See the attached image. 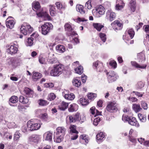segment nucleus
I'll use <instances>...</instances> for the list:
<instances>
[{
  "label": "nucleus",
  "mask_w": 149,
  "mask_h": 149,
  "mask_svg": "<svg viewBox=\"0 0 149 149\" xmlns=\"http://www.w3.org/2000/svg\"><path fill=\"white\" fill-rule=\"evenodd\" d=\"M38 102L40 105L44 106L48 104L47 102L45 100L40 99L38 100Z\"/></svg>",
  "instance_id": "obj_49"
},
{
  "label": "nucleus",
  "mask_w": 149,
  "mask_h": 149,
  "mask_svg": "<svg viewBox=\"0 0 149 149\" xmlns=\"http://www.w3.org/2000/svg\"><path fill=\"white\" fill-rule=\"evenodd\" d=\"M55 4L57 8L59 10H65L66 7V5H63L60 2H56Z\"/></svg>",
  "instance_id": "obj_29"
},
{
  "label": "nucleus",
  "mask_w": 149,
  "mask_h": 149,
  "mask_svg": "<svg viewBox=\"0 0 149 149\" xmlns=\"http://www.w3.org/2000/svg\"><path fill=\"white\" fill-rule=\"evenodd\" d=\"M76 73L79 74H81L83 72V68L81 65L75 68L74 69Z\"/></svg>",
  "instance_id": "obj_42"
},
{
  "label": "nucleus",
  "mask_w": 149,
  "mask_h": 149,
  "mask_svg": "<svg viewBox=\"0 0 149 149\" xmlns=\"http://www.w3.org/2000/svg\"><path fill=\"white\" fill-rule=\"evenodd\" d=\"M8 127L9 128H15L17 127V125L14 122L9 123L8 124Z\"/></svg>",
  "instance_id": "obj_53"
},
{
  "label": "nucleus",
  "mask_w": 149,
  "mask_h": 149,
  "mask_svg": "<svg viewBox=\"0 0 149 149\" xmlns=\"http://www.w3.org/2000/svg\"><path fill=\"white\" fill-rule=\"evenodd\" d=\"M129 140L134 144L135 145L137 142L136 139L132 136H130L129 138Z\"/></svg>",
  "instance_id": "obj_60"
},
{
  "label": "nucleus",
  "mask_w": 149,
  "mask_h": 149,
  "mask_svg": "<svg viewBox=\"0 0 149 149\" xmlns=\"http://www.w3.org/2000/svg\"><path fill=\"white\" fill-rule=\"evenodd\" d=\"M56 134L57 135H64L65 134L66 129L63 127H58L56 128Z\"/></svg>",
  "instance_id": "obj_14"
},
{
  "label": "nucleus",
  "mask_w": 149,
  "mask_h": 149,
  "mask_svg": "<svg viewBox=\"0 0 149 149\" xmlns=\"http://www.w3.org/2000/svg\"><path fill=\"white\" fill-rule=\"evenodd\" d=\"M93 25L94 27L98 31H100L101 29L104 26V25L100 23H94Z\"/></svg>",
  "instance_id": "obj_34"
},
{
  "label": "nucleus",
  "mask_w": 149,
  "mask_h": 149,
  "mask_svg": "<svg viewBox=\"0 0 149 149\" xmlns=\"http://www.w3.org/2000/svg\"><path fill=\"white\" fill-rule=\"evenodd\" d=\"M141 107L144 109L146 110L148 108V105L144 101H142L141 102Z\"/></svg>",
  "instance_id": "obj_56"
},
{
  "label": "nucleus",
  "mask_w": 149,
  "mask_h": 149,
  "mask_svg": "<svg viewBox=\"0 0 149 149\" xmlns=\"http://www.w3.org/2000/svg\"><path fill=\"white\" fill-rule=\"evenodd\" d=\"M37 15L38 17H44L45 20H49L51 17L46 12H39L37 13Z\"/></svg>",
  "instance_id": "obj_16"
},
{
  "label": "nucleus",
  "mask_w": 149,
  "mask_h": 149,
  "mask_svg": "<svg viewBox=\"0 0 149 149\" xmlns=\"http://www.w3.org/2000/svg\"><path fill=\"white\" fill-rule=\"evenodd\" d=\"M27 23H24L22 25L21 27L20 28V32L26 35H27V31L26 29Z\"/></svg>",
  "instance_id": "obj_27"
},
{
  "label": "nucleus",
  "mask_w": 149,
  "mask_h": 149,
  "mask_svg": "<svg viewBox=\"0 0 149 149\" xmlns=\"http://www.w3.org/2000/svg\"><path fill=\"white\" fill-rule=\"evenodd\" d=\"M130 119V117L128 116L123 115L122 118V120L124 122L128 121L129 122Z\"/></svg>",
  "instance_id": "obj_58"
},
{
  "label": "nucleus",
  "mask_w": 149,
  "mask_h": 149,
  "mask_svg": "<svg viewBox=\"0 0 149 149\" xmlns=\"http://www.w3.org/2000/svg\"><path fill=\"white\" fill-rule=\"evenodd\" d=\"M107 74L108 75L107 78L109 83H112L116 81L118 78V76L113 71H109Z\"/></svg>",
  "instance_id": "obj_7"
},
{
  "label": "nucleus",
  "mask_w": 149,
  "mask_h": 149,
  "mask_svg": "<svg viewBox=\"0 0 149 149\" xmlns=\"http://www.w3.org/2000/svg\"><path fill=\"white\" fill-rule=\"evenodd\" d=\"M56 49L57 52L60 53L63 52L65 49V47L61 45H57L56 47Z\"/></svg>",
  "instance_id": "obj_28"
},
{
  "label": "nucleus",
  "mask_w": 149,
  "mask_h": 149,
  "mask_svg": "<svg viewBox=\"0 0 149 149\" xmlns=\"http://www.w3.org/2000/svg\"><path fill=\"white\" fill-rule=\"evenodd\" d=\"M100 121V118L99 117H97L94 120L93 124L95 125H97L99 122Z\"/></svg>",
  "instance_id": "obj_62"
},
{
  "label": "nucleus",
  "mask_w": 149,
  "mask_h": 149,
  "mask_svg": "<svg viewBox=\"0 0 149 149\" xmlns=\"http://www.w3.org/2000/svg\"><path fill=\"white\" fill-rule=\"evenodd\" d=\"M69 129L70 133H75L76 134L78 133V132L76 130V127L75 125H71L69 127Z\"/></svg>",
  "instance_id": "obj_32"
},
{
  "label": "nucleus",
  "mask_w": 149,
  "mask_h": 149,
  "mask_svg": "<svg viewBox=\"0 0 149 149\" xmlns=\"http://www.w3.org/2000/svg\"><path fill=\"white\" fill-rule=\"evenodd\" d=\"M18 100V97L15 96H12L10 99V102L13 103H15L17 102Z\"/></svg>",
  "instance_id": "obj_45"
},
{
  "label": "nucleus",
  "mask_w": 149,
  "mask_h": 149,
  "mask_svg": "<svg viewBox=\"0 0 149 149\" xmlns=\"http://www.w3.org/2000/svg\"><path fill=\"white\" fill-rule=\"evenodd\" d=\"M42 77V75L41 73L34 71L33 72V75L32 77L33 81H37Z\"/></svg>",
  "instance_id": "obj_17"
},
{
  "label": "nucleus",
  "mask_w": 149,
  "mask_h": 149,
  "mask_svg": "<svg viewBox=\"0 0 149 149\" xmlns=\"http://www.w3.org/2000/svg\"><path fill=\"white\" fill-rule=\"evenodd\" d=\"M116 16V14L114 12L111 10L109 9L106 12L105 19L111 22L115 19Z\"/></svg>",
  "instance_id": "obj_8"
},
{
  "label": "nucleus",
  "mask_w": 149,
  "mask_h": 149,
  "mask_svg": "<svg viewBox=\"0 0 149 149\" xmlns=\"http://www.w3.org/2000/svg\"><path fill=\"white\" fill-rule=\"evenodd\" d=\"M63 95L64 98L68 100H72L75 98V95L72 93L68 92L67 90H65L63 92Z\"/></svg>",
  "instance_id": "obj_11"
},
{
  "label": "nucleus",
  "mask_w": 149,
  "mask_h": 149,
  "mask_svg": "<svg viewBox=\"0 0 149 149\" xmlns=\"http://www.w3.org/2000/svg\"><path fill=\"white\" fill-rule=\"evenodd\" d=\"M40 139V136L37 135H33L30 136L29 138V141L31 142L37 143H38Z\"/></svg>",
  "instance_id": "obj_18"
},
{
  "label": "nucleus",
  "mask_w": 149,
  "mask_h": 149,
  "mask_svg": "<svg viewBox=\"0 0 149 149\" xmlns=\"http://www.w3.org/2000/svg\"><path fill=\"white\" fill-rule=\"evenodd\" d=\"M64 136V135H59L57 136L55 141H56V142L57 143L61 142L63 139Z\"/></svg>",
  "instance_id": "obj_50"
},
{
  "label": "nucleus",
  "mask_w": 149,
  "mask_h": 149,
  "mask_svg": "<svg viewBox=\"0 0 149 149\" xmlns=\"http://www.w3.org/2000/svg\"><path fill=\"white\" fill-rule=\"evenodd\" d=\"M111 25L115 26L116 27L115 30H120L121 29L122 27V24L120 23L118 21H115L111 24Z\"/></svg>",
  "instance_id": "obj_25"
},
{
  "label": "nucleus",
  "mask_w": 149,
  "mask_h": 149,
  "mask_svg": "<svg viewBox=\"0 0 149 149\" xmlns=\"http://www.w3.org/2000/svg\"><path fill=\"white\" fill-rule=\"evenodd\" d=\"M138 117L141 122H145L146 120V115H143L141 113L138 114Z\"/></svg>",
  "instance_id": "obj_35"
},
{
  "label": "nucleus",
  "mask_w": 149,
  "mask_h": 149,
  "mask_svg": "<svg viewBox=\"0 0 149 149\" xmlns=\"http://www.w3.org/2000/svg\"><path fill=\"white\" fill-rule=\"evenodd\" d=\"M40 7V4L38 2H34L32 3V7L36 10H38Z\"/></svg>",
  "instance_id": "obj_52"
},
{
  "label": "nucleus",
  "mask_w": 149,
  "mask_h": 149,
  "mask_svg": "<svg viewBox=\"0 0 149 149\" xmlns=\"http://www.w3.org/2000/svg\"><path fill=\"white\" fill-rule=\"evenodd\" d=\"M80 104L83 106H85L88 103L87 100L83 97L80 99Z\"/></svg>",
  "instance_id": "obj_44"
},
{
  "label": "nucleus",
  "mask_w": 149,
  "mask_h": 149,
  "mask_svg": "<svg viewBox=\"0 0 149 149\" xmlns=\"http://www.w3.org/2000/svg\"><path fill=\"white\" fill-rule=\"evenodd\" d=\"M96 94L90 93L88 94V97L89 99L93 100L96 97Z\"/></svg>",
  "instance_id": "obj_51"
},
{
  "label": "nucleus",
  "mask_w": 149,
  "mask_h": 149,
  "mask_svg": "<svg viewBox=\"0 0 149 149\" xmlns=\"http://www.w3.org/2000/svg\"><path fill=\"white\" fill-rule=\"evenodd\" d=\"M143 29L147 33H149V26L144 25L143 26Z\"/></svg>",
  "instance_id": "obj_64"
},
{
  "label": "nucleus",
  "mask_w": 149,
  "mask_h": 149,
  "mask_svg": "<svg viewBox=\"0 0 149 149\" xmlns=\"http://www.w3.org/2000/svg\"><path fill=\"white\" fill-rule=\"evenodd\" d=\"M104 136H105L103 133L102 132H100L96 135V139L97 141H101L103 140Z\"/></svg>",
  "instance_id": "obj_31"
},
{
  "label": "nucleus",
  "mask_w": 149,
  "mask_h": 149,
  "mask_svg": "<svg viewBox=\"0 0 149 149\" xmlns=\"http://www.w3.org/2000/svg\"><path fill=\"white\" fill-rule=\"evenodd\" d=\"M128 123L130 125L136 127L139 126V124L136 120L135 118L132 117H130V119Z\"/></svg>",
  "instance_id": "obj_13"
},
{
  "label": "nucleus",
  "mask_w": 149,
  "mask_h": 149,
  "mask_svg": "<svg viewBox=\"0 0 149 149\" xmlns=\"http://www.w3.org/2000/svg\"><path fill=\"white\" fill-rule=\"evenodd\" d=\"M52 133L49 131L45 133L43 135L44 138L45 140L51 141L52 140Z\"/></svg>",
  "instance_id": "obj_19"
},
{
  "label": "nucleus",
  "mask_w": 149,
  "mask_h": 149,
  "mask_svg": "<svg viewBox=\"0 0 149 149\" xmlns=\"http://www.w3.org/2000/svg\"><path fill=\"white\" fill-rule=\"evenodd\" d=\"M77 10L80 12L81 14H84L85 13V11L83 10V6L81 5H77L76 7Z\"/></svg>",
  "instance_id": "obj_33"
},
{
  "label": "nucleus",
  "mask_w": 149,
  "mask_h": 149,
  "mask_svg": "<svg viewBox=\"0 0 149 149\" xmlns=\"http://www.w3.org/2000/svg\"><path fill=\"white\" fill-rule=\"evenodd\" d=\"M136 4L135 0H131L129 4V6L131 10L133 12H134L136 10Z\"/></svg>",
  "instance_id": "obj_23"
},
{
  "label": "nucleus",
  "mask_w": 149,
  "mask_h": 149,
  "mask_svg": "<svg viewBox=\"0 0 149 149\" xmlns=\"http://www.w3.org/2000/svg\"><path fill=\"white\" fill-rule=\"evenodd\" d=\"M107 110L111 113L116 112L118 110V104L115 102H110L108 103L106 107Z\"/></svg>",
  "instance_id": "obj_5"
},
{
  "label": "nucleus",
  "mask_w": 149,
  "mask_h": 149,
  "mask_svg": "<svg viewBox=\"0 0 149 149\" xmlns=\"http://www.w3.org/2000/svg\"><path fill=\"white\" fill-rule=\"evenodd\" d=\"M104 6L106 9H110L111 6V3L110 2L106 1L104 3Z\"/></svg>",
  "instance_id": "obj_57"
},
{
  "label": "nucleus",
  "mask_w": 149,
  "mask_h": 149,
  "mask_svg": "<svg viewBox=\"0 0 149 149\" xmlns=\"http://www.w3.org/2000/svg\"><path fill=\"white\" fill-rule=\"evenodd\" d=\"M54 86V84L52 83H45L44 84V87L46 88H52Z\"/></svg>",
  "instance_id": "obj_59"
},
{
  "label": "nucleus",
  "mask_w": 149,
  "mask_h": 149,
  "mask_svg": "<svg viewBox=\"0 0 149 149\" xmlns=\"http://www.w3.org/2000/svg\"><path fill=\"white\" fill-rule=\"evenodd\" d=\"M69 119L70 122H75L79 121L82 123L85 120V118L84 115H81L79 113L77 112L73 116H69Z\"/></svg>",
  "instance_id": "obj_3"
},
{
  "label": "nucleus",
  "mask_w": 149,
  "mask_h": 149,
  "mask_svg": "<svg viewBox=\"0 0 149 149\" xmlns=\"http://www.w3.org/2000/svg\"><path fill=\"white\" fill-rule=\"evenodd\" d=\"M90 112L92 114L94 115L95 114V112H96V115H100L101 112L99 111L97 109H95V108L94 107H92L90 109Z\"/></svg>",
  "instance_id": "obj_37"
},
{
  "label": "nucleus",
  "mask_w": 149,
  "mask_h": 149,
  "mask_svg": "<svg viewBox=\"0 0 149 149\" xmlns=\"http://www.w3.org/2000/svg\"><path fill=\"white\" fill-rule=\"evenodd\" d=\"M17 50V48L15 46L11 45L7 49V52L8 53L12 54L16 53Z\"/></svg>",
  "instance_id": "obj_22"
},
{
  "label": "nucleus",
  "mask_w": 149,
  "mask_h": 149,
  "mask_svg": "<svg viewBox=\"0 0 149 149\" xmlns=\"http://www.w3.org/2000/svg\"><path fill=\"white\" fill-rule=\"evenodd\" d=\"M19 101L20 102L23 104H26L28 102L29 99L22 96H21L19 97Z\"/></svg>",
  "instance_id": "obj_48"
},
{
  "label": "nucleus",
  "mask_w": 149,
  "mask_h": 149,
  "mask_svg": "<svg viewBox=\"0 0 149 149\" xmlns=\"http://www.w3.org/2000/svg\"><path fill=\"white\" fill-rule=\"evenodd\" d=\"M13 18L12 17H9L6 20V24L7 28L10 29H13L15 23V21L13 20Z\"/></svg>",
  "instance_id": "obj_10"
},
{
  "label": "nucleus",
  "mask_w": 149,
  "mask_h": 149,
  "mask_svg": "<svg viewBox=\"0 0 149 149\" xmlns=\"http://www.w3.org/2000/svg\"><path fill=\"white\" fill-rule=\"evenodd\" d=\"M39 121L37 120L31 119L27 122V127L29 130L33 131L39 129L41 126Z\"/></svg>",
  "instance_id": "obj_2"
},
{
  "label": "nucleus",
  "mask_w": 149,
  "mask_h": 149,
  "mask_svg": "<svg viewBox=\"0 0 149 149\" xmlns=\"http://www.w3.org/2000/svg\"><path fill=\"white\" fill-rule=\"evenodd\" d=\"M109 65L114 68H116V67L117 64L116 62L115 61H110L109 63Z\"/></svg>",
  "instance_id": "obj_63"
},
{
  "label": "nucleus",
  "mask_w": 149,
  "mask_h": 149,
  "mask_svg": "<svg viewBox=\"0 0 149 149\" xmlns=\"http://www.w3.org/2000/svg\"><path fill=\"white\" fill-rule=\"evenodd\" d=\"M72 83L73 85L77 87H79L81 85V81L77 79H74Z\"/></svg>",
  "instance_id": "obj_38"
},
{
  "label": "nucleus",
  "mask_w": 149,
  "mask_h": 149,
  "mask_svg": "<svg viewBox=\"0 0 149 149\" xmlns=\"http://www.w3.org/2000/svg\"><path fill=\"white\" fill-rule=\"evenodd\" d=\"M137 59L139 63H143L146 61V56L144 52H142L137 54Z\"/></svg>",
  "instance_id": "obj_12"
},
{
  "label": "nucleus",
  "mask_w": 149,
  "mask_h": 149,
  "mask_svg": "<svg viewBox=\"0 0 149 149\" xmlns=\"http://www.w3.org/2000/svg\"><path fill=\"white\" fill-rule=\"evenodd\" d=\"M33 38L32 37L28 38L26 41V46H31L33 44Z\"/></svg>",
  "instance_id": "obj_40"
},
{
  "label": "nucleus",
  "mask_w": 149,
  "mask_h": 149,
  "mask_svg": "<svg viewBox=\"0 0 149 149\" xmlns=\"http://www.w3.org/2000/svg\"><path fill=\"white\" fill-rule=\"evenodd\" d=\"M96 11L97 13L102 15L104 14L105 13V8L103 6L100 5L96 9Z\"/></svg>",
  "instance_id": "obj_26"
},
{
  "label": "nucleus",
  "mask_w": 149,
  "mask_h": 149,
  "mask_svg": "<svg viewBox=\"0 0 149 149\" xmlns=\"http://www.w3.org/2000/svg\"><path fill=\"white\" fill-rule=\"evenodd\" d=\"M93 67L97 69L99 68L100 67L102 66V64L98 61L95 62L93 63Z\"/></svg>",
  "instance_id": "obj_43"
},
{
  "label": "nucleus",
  "mask_w": 149,
  "mask_h": 149,
  "mask_svg": "<svg viewBox=\"0 0 149 149\" xmlns=\"http://www.w3.org/2000/svg\"><path fill=\"white\" fill-rule=\"evenodd\" d=\"M99 36L101 40L103 42H105L107 39V37L106 35L104 33H100L99 34Z\"/></svg>",
  "instance_id": "obj_39"
},
{
  "label": "nucleus",
  "mask_w": 149,
  "mask_h": 149,
  "mask_svg": "<svg viewBox=\"0 0 149 149\" xmlns=\"http://www.w3.org/2000/svg\"><path fill=\"white\" fill-rule=\"evenodd\" d=\"M78 109V105L76 104H71L68 109L69 112H73L77 111Z\"/></svg>",
  "instance_id": "obj_21"
},
{
  "label": "nucleus",
  "mask_w": 149,
  "mask_h": 149,
  "mask_svg": "<svg viewBox=\"0 0 149 149\" xmlns=\"http://www.w3.org/2000/svg\"><path fill=\"white\" fill-rule=\"evenodd\" d=\"M91 2V0H88L86 3L85 7L88 9H91L92 7Z\"/></svg>",
  "instance_id": "obj_55"
},
{
  "label": "nucleus",
  "mask_w": 149,
  "mask_h": 149,
  "mask_svg": "<svg viewBox=\"0 0 149 149\" xmlns=\"http://www.w3.org/2000/svg\"><path fill=\"white\" fill-rule=\"evenodd\" d=\"M56 95L53 93H51L49 95V97L50 101L54 100L56 98Z\"/></svg>",
  "instance_id": "obj_61"
},
{
  "label": "nucleus",
  "mask_w": 149,
  "mask_h": 149,
  "mask_svg": "<svg viewBox=\"0 0 149 149\" xmlns=\"http://www.w3.org/2000/svg\"><path fill=\"white\" fill-rule=\"evenodd\" d=\"M65 31H67V33L68 36H74L76 33L73 31L72 26L70 23H66L64 26Z\"/></svg>",
  "instance_id": "obj_9"
},
{
  "label": "nucleus",
  "mask_w": 149,
  "mask_h": 149,
  "mask_svg": "<svg viewBox=\"0 0 149 149\" xmlns=\"http://www.w3.org/2000/svg\"><path fill=\"white\" fill-rule=\"evenodd\" d=\"M64 70V66L62 64L55 65L51 70L50 74L52 76L58 77L63 72Z\"/></svg>",
  "instance_id": "obj_1"
},
{
  "label": "nucleus",
  "mask_w": 149,
  "mask_h": 149,
  "mask_svg": "<svg viewBox=\"0 0 149 149\" xmlns=\"http://www.w3.org/2000/svg\"><path fill=\"white\" fill-rule=\"evenodd\" d=\"M24 92L26 97H32L33 95V91L29 88H25L24 90Z\"/></svg>",
  "instance_id": "obj_15"
},
{
  "label": "nucleus",
  "mask_w": 149,
  "mask_h": 149,
  "mask_svg": "<svg viewBox=\"0 0 149 149\" xmlns=\"http://www.w3.org/2000/svg\"><path fill=\"white\" fill-rule=\"evenodd\" d=\"M121 4L120 5L118 3L116 4V9L117 10H119L123 9L125 6V4L122 1H120Z\"/></svg>",
  "instance_id": "obj_47"
},
{
  "label": "nucleus",
  "mask_w": 149,
  "mask_h": 149,
  "mask_svg": "<svg viewBox=\"0 0 149 149\" xmlns=\"http://www.w3.org/2000/svg\"><path fill=\"white\" fill-rule=\"evenodd\" d=\"M68 104L64 102H62L58 105V109L64 111L67 109Z\"/></svg>",
  "instance_id": "obj_24"
},
{
  "label": "nucleus",
  "mask_w": 149,
  "mask_h": 149,
  "mask_svg": "<svg viewBox=\"0 0 149 149\" xmlns=\"http://www.w3.org/2000/svg\"><path fill=\"white\" fill-rule=\"evenodd\" d=\"M22 136L19 132L16 131L14 134V139L15 140H17L19 139V137Z\"/></svg>",
  "instance_id": "obj_54"
},
{
  "label": "nucleus",
  "mask_w": 149,
  "mask_h": 149,
  "mask_svg": "<svg viewBox=\"0 0 149 149\" xmlns=\"http://www.w3.org/2000/svg\"><path fill=\"white\" fill-rule=\"evenodd\" d=\"M135 34V32L134 30L132 29H129L125 31V35H123V39L126 40H128L133 38Z\"/></svg>",
  "instance_id": "obj_6"
},
{
  "label": "nucleus",
  "mask_w": 149,
  "mask_h": 149,
  "mask_svg": "<svg viewBox=\"0 0 149 149\" xmlns=\"http://www.w3.org/2000/svg\"><path fill=\"white\" fill-rule=\"evenodd\" d=\"M79 138L80 140H82V141H84L86 144H87L88 142V136L86 135H81L80 136Z\"/></svg>",
  "instance_id": "obj_46"
},
{
  "label": "nucleus",
  "mask_w": 149,
  "mask_h": 149,
  "mask_svg": "<svg viewBox=\"0 0 149 149\" xmlns=\"http://www.w3.org/2000/svg\"><path fill=\"white\" fill-rule=\"evenodd\" d=\"M53 28V25L49 22H46L39 27V29L41 30L42 33L44 35H47Z\"/></svg>",
  "instance_id": "obj_4"
},
{
  "label": "nucleus",
  "mask_w": 149,
  "mask_h": 149,
  "mask_svg": "<svg viewBox=\"0 0 149 149\" xmlns=\"http://www.w3.org/2000/svg\"><path fill=\"white\" fill-rule=\"evenodd\" d=\"M39 118L45 121H47L48 119L47 114L46 113H40L39 115Z\"/></svg>",
  "instance_id": "obj_41"
},
{
  "label": "nucleus",
  "mask_w": 149,
  "mask_h": 149,
  "mask_svg": "<svg viewBox=\"0 0 149 149\" xmlns=\"http://www.w3.org/2000/svg\"><path fill=\"white\" fill-rule=\"evenodd\" d=\"M131 64L133 66L137 68L144 69L146 67V65H144L142 66L141 65L135 61L131 62Z\"/></svg>",
  "instance_id": "obj_30"
},
{
  "label": "nucleus",
  "mask_w": 149,
  "mask_h": 149,
  "mask_svg": "<svg viewBox=\"0 0 149 149\" xmlns=\"http://www.w3.org/2000/svg\"><path fill=\"white\" fill-rule=\"evenodd\" d=\"M132 108L136 112H138L142 110L139 104H133V105Z\"/></svg>",
  "instance_id": "obj_36"
},
{
  "label": "nucleus",
  "mask_w": 149,
  "mask_h": 149,
  "mask_svg": "<svg viewBox=\"0 0 149 149\" xmlns=\"http://www.w3.org/2000/svg\"><path fill=\"white\" fill-rule=\"evenodd\" d=\"M54 54H49L48 57L47 61L50 64H53L57 63L58 60L57 58L54 57Z\"/></svg>",
  "instance_id": "obj_20"
}]
</instances>
